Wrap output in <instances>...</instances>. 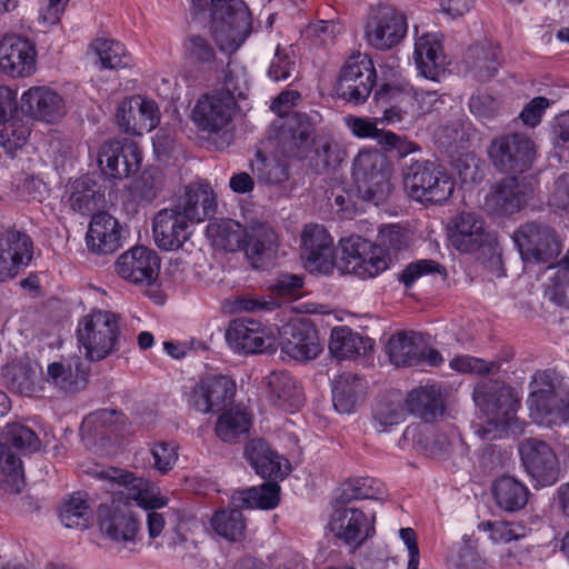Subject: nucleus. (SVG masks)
I'll list each match as a JSON object with an SVG mask.
<instances>
[{
  "instance_id": "nucleus-1",
  "label": "nucleus",
  "mask_w": 569,
  "mask_h": 569,
  "mask_svg": "<svg viewBox=\"0 0 569 569\" xmlns=\"http://www.w3.org/2000/svg\"><path fill=\"white\" fill-rule=\"evenodd\" d=\"M100 475L113 480L116 492L126 499V502L113 499L110 505L100 506L98 525L101 532L116 542H134L140 525L129 503L133 501L140 508L156 510L167 506L168 499L161 496L159 487L153 482L131 472L112 469Z\"/></svg>"
},
{
  "instance_id": "nucleus-2",
  "label": "nucleus",
  "mask_w": 569,
  "mask_h": 569,
  "mask_svg": "<svg viewBox=\"0 0 569 569\" xmlns=\"http://www.w3.org/2000/svg\"><path fill=\"white\" fill-rule=\"evenodd\" d=\"M216 199L204 187L188 186L179 201L158 211L152 221L157 247L164 251L180 249L190 238L193 223L214 213Z\"/></svg>"
},
{
  "instance_id": "nucleus-3",
  "label": "nucleus",
  "mask_w": 569,
  "mask_h": 569,
  "mask_svg": "<svg viewBox=\"0 0 569 569\" xmlns=\"http://www.w3.org/2000/svg\"><path fill=\"white\" fill-rule=\"evenodd\" d=\"M301 257L310 272L330 274L336 268L340 274L356 272V240L353 236L339 240V254L333 259V238L318 223L306 224L301 233Z\"/></svg>"
},
{
  "instance_id": "nucleus-4",
  "label": "nucleus",
  "mask_w": 569,
  "mask_h": 569,
  "mask_svg": "<svg viewBox=\"0 0 569 569\" xmlns=\"http://www.w3.org/2000/svg\"><path fill=\"white\" fill-rule=\"evenodd\" d=\"M377 102L389 103L385 109L383 118L375 122L358 118V138H376L379 143L389 148L398 149L400 152H410V149L402 148V140L391 131H383L377 128L378 121L396 123L406 117L415 118L416 89L408 82L383 83L375 93Z\"/></svg>"
},
{
  "instance_id": "nucleus-5",
  "label": "nucleus",
  "mask_w": 569,
  "mask_h": 569,
  "mask_svg": "<svg viewBox=\"0 0 569 569\" xmlns=\"http://www.w3.org/2000/svg\"><path fill=\"white\" fill-rule=\"evenodd\" d=\"M527 406L537 425L569 426V387L562 386L555 371H537L532 376Z\"/></svg>"
},
{
  "instance_id": "nucleus-6",
  "label": "nucleus",
  "mask_w": 569,
  "mask_h": 569,
  "mask_svg": "<svg viewBox=\"0 0 569 569\" xmlns=\"http://www.w3.org/2000/svg\"><path fill=\"white\" fill-rule=\"evenodd\" d=\"M472 397L487 419L486 425L475 426V433L482 440L500 438L516 419L519 399L515 390L499 381H488L478 385Z\"/></svg>"
},
{
  "instance_id": "nucleus-7",
  "label": "nucleus",
  "mask_w": 569,
  "mask_h": 569,
  "mask_svg": "<svg viewBox=\"0 0 569 569\" xmlns=\"http://www.w3.org/2000/svg\"><path fill=\"white\" fill-rule=\"evenodd\" d=\"M238 101L231 93L222 90H210L199 97L191 111V120L196 128L206 133L217 149L230 146L233 134L231 123Z\"/></svg>"
},
{
  "instance_id": "nucleus-8",
  "label": "nucleus",
  "mask_w": 569,
  "mask_h": 569,
  "mask_svg": "<svg viewBox=\"0 0 569 569\" xmlns=\"http://www.w3.org/2000/svg\"><path fill=\"white\" fill-rule=\"evenodd\" d=\"M119 320L117 313L107 310H92L79 320L77 339L89 360L99 361L114 350L120 337Z\"/></svg>"
},
{
  "instance_id": "nucleus-9",
  "label": "nucleus",
  "mask_w": 569,
  "mask_h": 569,
  "mask_svg": "<svg viewBox=\"0 0 569 569\" xmlns=\"http://www.w3.org/2000/svg\"><path fill=\"white\" fill-rule=\"evenodd\" d=\"M488 157L497 170L518 174L531 169L538 157V147L527 133H505L491 140Z\"/></svg>"
},
{
  "instance_id": "nucleus-10",
  "label": "nucleus",
  "mask_w": 569,
  "mask_h": 569,
  "mask_svg": "<svg viewBox=\"0 0 569 569\" xmlns=\"http://www.w3.org/2000/svg\"><path fill=\"white\" fill-rule=\"evenodd\" d=\"M212 34L221 48L238 46L250 32L251 19L246 4L239 0H211Z\"/></svg>"
},
{
  "instance_id": "nucleus-11",
  "label": "nucleus",
  "mask_w": 569,
  "mask_h": 569,
  "mask_svg": "<svg viewBox=\"0 0 569 569\" xmlns=\"http://www.w3.org/2000/svg\"><path fill=\"white\" fill-rule=\"evenodd\" d=\"M513 240L525 262L549 263L562 249L555 230L540 222L522 224L515 232Z\"/></svg>"
},
{
  "instance_id": "nucleus-12",
  "label": "nucleus",
  "mask_w": 569,
  "mask_h": 569,
  "mask_svg": "<svg viewBox=\"0 0 569 569\" xmlns=\"http://www.w3.org/2000/svg\"><path fill=\"white\" fill-rule=\"evenodd\" d=\"M405 186L409 196L420 202L446 201L455 189L451 177L431 162L412 164Z\"/></svg>"
},
{
  "instance_id": "nucleus-13",
  "label": "nucleus",
  "mask_w": 569,
  "mask_h": 569,
  "mask_svg": "<svg viewBox=\"0 0 569 569\" xmlns=\"http://www.w3.org/2000/svg\"><path fill=\"white\" fill-rule=\"evenodd\" d=\"M408 22L406 16L393 7L381 6L365 26V39L377 50H390L406 38Z\"/></svg>"
},
{
  "instance_id": "nucleus-14",
  "label": "nucleus",
  "mask_w": 569,
  "mask_h": 569,
  "mask_svg": "<svg viewBox=\"0 0 569 569\" xmlns=\"http://www.w3.org/2000/svg\"><path fill=\"white\" fill-rule=\"evenodd\" d=\"M97 161L106 177L121 180L139 170L142 152L132 141L108 140L99 147Z\"/></svg>"
},
{
  "instance_id": "nucleus-15",
  "label": "nucleus",
  "mask_w": 569,
  "mask_h": 569,
  "mask_svg": "<svg viewBox=\"0 0 569 569\" xmlns=\"http://www.w3.org/2000/svg\"><path fill=\"white\" fill-rule=\"evenodd\" d=\"M236 382L224 375H209L201 378L187 395L190 407L201 413L220 411L233 401Z\"/></svg>"
},
{
  "instance_id": "nucleus-16",
  "label": "nucleus",
  "mask_w": 569,
  "mask_h": 569,
  "mask_svg": "<svg viewBox=\"0 0 569 569\" xmlns=\"http://www.w3.org/2000/svg\"><path fill=\"white\" fill-rule=\"evenodd\" d=\"M519 455L527 472L538 486H551L558 480V459L547 442L528 438L520 443Z\"/></svg>"
},
{
  "instance_id": "nucleus-17",
  "label": "nucleus",
  "mask_w": 569,
  "mask_h": 569,
  "mask_svg": "<svg viewBox=\"0 0 569 569\" xmlns=\"http://www.w3.org/2000/svg\"><path fill=\"white\" fill-rule=\"evenodd\" d=\"M226 339L238 353H263L274 349V336L259 321L240 318L231 321Z\"/></svg>"
},
{
  "instance_id": "nucleus-18",
  "label": "nucleus",
  "mask_w": 569,
  "mask_h": 569,
  "mask_svg": "<svg viewBox=\"0 0 569 569\" xmlns=\"http://www.w3.org/2000/svg\"><path fill=\"white\" fill-rule=\"evenodd\" d=\"M117 274L134 284H151L158 277L160 260L154 250L137 246L121 253L116 263Z\"/></svg>"
},
{
  "instance_id": "nucleus-19",
  "label": "nucleus",
  "mask_w": 569,
  "mask_h": 569,
  "mask_svg": "<svg viewBox=\"0 0 569 569\" xmlns=\"http://www.w3.org/2000/svg\"><path fill=\"white\" fill-rule=\"evenodd\" d=\"M413 61L420 76L431 81H440L446 71V56L442 36L439 32H422L415 27Z\"/></svg>"
},
{
  "instance_id": "nucleus-20",
  "label": "nucleus",
  "mask_w": 569,
  "mask_h": 569,
  "mask_svg": "<svg viewBox=\"0 0 569 569\" xmlns=\"http://www.w3.org/2000/svg\"><path fill=\"white\" fill-rule=\"evenodd\" d=\"M33 257L31 238L18 230H8L0 236V282L14 278L29 266Z\"/></svg>"
},
{
  "instance_id": "nucleus-21",
  "label": "nucleus",
  "mask_w": 569,
  "mask_h": 569,
  "mask_svg": "<svg viewBox=\"0 0 569 569\" xmlns=\"http://www.w3.org/2000/svg\"><path fill=\"white\" fill-rule=\"evenodd\" d=\"M448 236L451 244L460 252H475L495 241L483 219L473 212H461L455 217Z\"/></svg>"
},
{
  "instance_id": "nucleus-22",
  "label": "nucleus",
  "mask_w": 569,
  "mask_h": 569,
  "mask_svg": "<svg viewBox=\"0 0 569 569\" xmlns=\"http://www.w3.org/2000/svg\"><path fill=\"white\" fill-rule=\"evenodd\" d=\"M281 350L297 361H308L318 357L322 348L317 330L308 321H293L280 330Z\"/></svg>"
},
{
  "instance_id": "nucleus-23",
  "label": "nucleus",
  "mask_w": 569,
  "mask_h": 569,
  "mask_svg": "<svg viewBox=\"0 0 569 569\" xmlns=\"http://www.w3.org/2000/svg\"><path fill=\"white\" fill-rule=\"evenodd\" d=\"M6 387L13 393L32 397L43 390L42 366L28 356L17 358L2 368Z\"/></svg>"
},
{
  "instance_id": "nucleus-24",
  "label": "nucleus",
  "mask_w": 569,
  "mask_h": 569,
  "mask_svg": "<svg viewBox=\"0 0 569 569\" xmlns=\"http://www.w3.org/2000/svg\"><path fill=\"white\" fill-rule=\"evenodd\" d=\"M21 109L29 117L47 123L58 122L67 113L63 97L47 86L31 87L24 91Z\"/></svg>"
},
{
  "instance_id": "nucleus-25",
  "label": "nucleus",
  "mask_w": 569,
  "mask_h": 569,
  "mask_svg": "<svg viewBox=\"0 0 569 569\" xmlns=\"http://www.w3.org/2000/svg\"><path fill=\"white\" fill-rule=\"evenodd\" d=\"M278 249L279 237L270 224L257 221L247 226L242 251L253 268H266L271 264Z\"/></svg>"
},
{
  "instance_id": "nucleus-26",
  "label": "nucleus",
  "mask_w": 569,
  "mask_h": 569,
  "mask_svg": "<svg viewBox=\"0 0 569 569\" xmlns=\"http://www.w3.org/2000/svg\"><path fill=\"white\" fill-rule=\"evenodd\" d=\"M36 70V49L26 38L7 36L0 42V71L12 77H29Z\"/></svg>"
},
{
  "instance_id": "nucleus-27",
  "label": "nucleus",
  "mask_w": 569,
  "mask_h": 569,
  "mask_svg": "<svg viewBox=\"0 0 569 569\" xmlns=\"http://www.w3.org/2000/svg\"><path fill=\"white\" fill-rule=\"evenodd\" d=\"M329 528L339 540L353 550L355 546L352 543L356 540V486L352 482H346L338 490Z\"/></svg>"
},
{
  "instance_id": "nucleus-28",
  "label": "nucleus",
  "mask_w": 569,
  "mask_h": 569,
  "mask_svg": "<svg viewBox=\"0 0 569 569\" xmlns=\"http://www.w3.org/2000/svg\"><path fill=\"white\" fill-rule=\"evenodd\" d=\"M244 455L250 466L262 478L282 480L290 472L289 460L273 451L262 439L251 440L246 447Z\"/></svg>"
},
{
  "instance_id": "nucleus-29",
  "label": "nucleus",
  "mask_w": 569,
  "mask_h": 569,
  "mask_svg": "<svg viewBox=\"0 0 569 569\" xmlns=\"http://www.w3.org/2000/svg\"><path fill=\"white\" fill-rule=\"evenodd\" d=\"M119 126L130 134L150 132L160 121V112L153 100L138 98L134 106L121 104L117 112Z\"/></svg>"
},
{
  "instance_id": "nucleus-30",
  "label": "nucleus",
  "mask_w": 569,
  "mask_h": 569,
  "mask_svg": "<svg viewBox=\"0 0 569 569\" xmlns=\"http://www.w3.org/2000/svg\"><path fill=\"white\" fill-rule=\"evenodd\" d=\"M121 227L116 218L107 212L92 217L86 236L87 247L99 254L114 252L120 247Z\"/></svg>"
},
{
  "instance_id": "nucleus-31",
  "label": "nucleus",
  "mask_w": 569,
  "mask_h": 569,
  "mask_svg": "<svg viewBox=\"0 0 569 569\" xmlns=\"http://www.w3.org/2000/svg\"><path fill=\"white\" fill-rule=\"evenodd\" d=\"M268 386L269 399L276 407L287 412L298 411L302 407V389L289 372H272L268 377Z\"/></svg>"
},
{
  "instance_id": "nucleus-32",
  "label": "nucleus",
  "mask_w": 569,
  "mask_h": 569,
  "mask_svg": "<svg viewBox=\"0 0 569 569\" xmlns=\"http://www.w3.org/2000/svg\"><path fill=\"white\" fill-rule=\"evenodd\" d=\"M184 64L192 70L204 73L218 66L217 51L210 39L200 34H188L181 44Z\"/></svg>"
},
{
  "instance_id": "nucleus-33",
  "label": "nucleus",
  "mask_w": 569,
  "mask_h": 569,
  "mask_svg": "<svg viewBox=\"0 0 569 569\" xmlns=\"http://www.w3.org/2000/svg\"><path fill=\"white\" fill-rule=\"evenodd\" d=\"M405 401L408 410L425 421L435 420L445 411V399L438 385L415 388L407 395Z\"/></svg>"
},
{
  "instance_id": "nucleus-34",
  "label": "nucleus",
  "mask_w": 569,
  "mask_h": 569,
  "mask_svg": "<svg viewBox=\"0 0 569 569\" xmlns=\"http://www.w3.org/2000/svg\"><path fill=\"white\" fill-rule=\"evenodd\" d=\"M526 203L525 192L515 177L497 183L487 194L485 204L488 210L499 214H511Z\"/></svg>"
},
{
  "instance_id": "nucleus-35",
  "label": "nucleus",
  "mask_w": 569,
  "mask_h": 569,
  "mask_svg": "<svg viewBox=\"0 0 569 569\" xmlns=\"http://www.w3.org/2000/svg\"><path fill=\"white\" fill-rule=\"evenodd\" d=\"M403 439L409 441L426 456L438 457L447 452L451 445V437L437 433L435 428L427 423L408 426L403 431Z\"/></svg>"
},
{
  "instance_id": "nucleus-36",
  "label": "nucleus",
  "mask_w": 569,
  "mask_h": 569,
  "mask_svg": "<svg viewBox=\"0 0 569 569\" xmlns=\"http://www.w3.org/2000/svg\"><path fill=\"white\" fill-rule=\"evenodd\" d=\"M246 233L247 227L232 219H216L206 228L212 243L228 252L242 251Z\"/></svg>"
},
{
  "instance_id": "nucleus-37",
  "label": "nucleus",
  "mask_w": 569,
  "mask_h": 569,
  "mask_svg": "<svg viewBox=\"0 0 569 569\" xmlns=\"http://www.w3.org/2000/svg\"><path fill=\"white\" fill-rule=\"evenodd\" d=\"M280 500V486L277 482H264L259 487L238 490L231 496L237 508H259L270 510L278 506Z\"/></svg>"
},
{
  "instance_id": "nucleus-38",
  "label": "nucleus",
  "mask_w": 569,
  "mask_h": 569,
  "mask_svg": "<svg viewBox=\"0 0 569 569\" xmlns=\"http://www.w3.org/2000/svg\"><path fill=\"white\" fill-rule=\"evenodd\" d=\"M422 341V337L415 332L392 336L388 342L390 361L396 366L420 365Z\"/></svg>"
},
{
  "instance_id": "nucleus-39",
  "label": "nucleus",
  "mask_w": 569,
  "mask_h": 569,
  "mask_svg": "<svg viewBox=\"0 0 569 569\" xmlns=\"http://www.w3.org/2000/svg\"><path fill=\"white\" fill-rule=\"evenodd\" d=\"M281 128L279 140L283 143V149L292 156L300 154L299 149L308 142L315 130L309 117L305 113L287 117Z\"/></svg>"
},
{
  "instance_id": "nucleus-40",
  "label": "nucleus",
  "mask_w": 569,
  "mask_h": 569,
  "mask_svg": "<svg viewBox=\"0 0 569 569\" xmlns=\"http://www.w3.org/2000/svg\"><path fill=\"white\" fill-rule=\"evenodd\" d=\"M164 187V174L156 167L144 169L127 188L129 198L136 203H150L157 199Z\"/></svg>"
},
{
  "instance_id": "nucleus-41",
  "label": "nucleus",
  "mask_w": 569,
  "mask_h": 569,
  "mask_svg": "<svg viewBox=\"0 0 569 569\" xmlns=\"http://www.w3.org/2000/svg\"><path fill=\"white\" fill-rule=\"evenodd\" d=\"M497 506L506 511L513 512L522 509L528 501V488L512 477H501L492 488Z\"/></svg>"
},
{
  "instance_id": "nucleus-42",
  "label": "nucleus",
  "mask_w": 569,
  "mask_h": 569,
  "mask_svg": "<svg viewBox=\"0 0 569 569\" xmlns=\"http://www.w3.org/2000/svg\"><path fill=\"white\" fill-rule=\"evenodd\" d=\"M389 266L387 251L358 237V278H375Z\"/></svg>"
},
{
  "instance_id": "nucleus-43",
  "label": "nucleus",
  "mask_w": 569,
  "mask_h": 569,
  "mask_svg": "<svg viewBox=\"0 0 569 569\" xmlns=\"http://www.w3.org/2000/svg\"><path fill=\"white\" fill-rule=\"evenodd\" d=\"M124 425V416L120 411L101 409L89 413L82 421L81 432L94 437L117 435Z\"/></svg>"
},
{
  "instance_id": "nucleus-44",
  "label": "nucleus",
  "mask_w": 569,
  "mask_h": 569,
  "mask_svg": "<svg viewBox=\"0 0 569 569\" xmlns=\"http://www.w3.org/2000/svg\"><path fill=\"white\" fill-rule=\"evenodd\" d=\"M22 487V461L11 448L0 443V489L9 493H19Z\"/></svg>"
},
{
  "instance_id": "nucleus-45",
  "label": "nucleus",
  "mask_w": 569,
  "mask_h": 569,
  "mask_svg": "<svg viewBox=\"0 0 569 569\" xmlns=\"http://www.w3.org/2000/svg\"><path fill=\"white\" fill-rule=\"evenodd\" d=\"M90 48L98 56L101 67L104 69H120L131 66V56L118 40L97 38L91 42Z\"/></svg>"
},
{
  "instance_id": "nucleus-46",
  "label": "nucleus",
  "mask_w": 569,
  "mask_h": 569,
  "mask_svg": "<svg viewBox=\"0 0 569 569\" xmlns=\"http://www.w3.org/2000/svg\"><path fill=\"white\" fill-rule=\"evenodd\" d=\"M210 527L219 537L228 541H238L244 535L246 523L240 510L220 509L211 516Z\"/></svg>"
},
{
  "instance_id": "nucleus-47",
  "label": "nucleus",
  "mask_w": 569,
  "mask_h": 569,
  "mask_svg": "<svg viewBox=\"0 0 569 569\" xmlns=\"http://www.w3.org/2000/svg\"><path fill=\"white\" fill-rule=\"evenodd\" d=\"M59 516L62 525L70 529H87L92 520L88 501L80 492L73 493L62 502Z\"/></svg>"
},
{
  "instance_id": "nucleus-48",
  "label": "nucleus",
  "mask_w": 569,
  "mask_h": 569,
  "mask_svg": "<svg viewBox=\"0 0 569 569\" xmlns=\"http://www.w3.org/2000/svg\"><path fill=\"white\" fill-rule=\"evenodd\" d=\"M250 419L248 415L238 408L224 411L217 421L216 435L224 442H234L241 436L248 433Z\"/></svg>"
},
{
  "instance_id": "nucleus-49",
  "label": "nucleus",
  "mask_w": 569,
  "mask_h": 569,
  "mask_svg": "<svg viewBox=\"0 0 569 569\" xmlns=\"http://www.w3.org/2000/svg\"><path fill=\"white\" fill-rule=\"evenodd\" d=\"M356 375L343 372L332 381V405L337 412L351 415L356 408Z\"/></svg>"
},
{
  "instance_id": "nucleus-50",
  "label": "nucleus",
  "mask_w": 569,
  "mask_h": 569,
  "mask_svg": "<svg viewBox=\"0 0 569 569\" xmlns=\"http://www.w3.org/2000/svg\"><path fill=\"white\" fill-rule=\"evenodd\" d=\"M96 187L97 184L87 177L73 181L69 197L72 209L81 213L93 211L101 197Z\"/></svg>"
},
{
  "instance_id": "nucleus-51",
  "label": "nucleus",
  "mask_w": 569,
  "mask_h": 569,
  "mask_svg": "<svg viewBox=\"0 0 569 569\" xmlns=\"http://www.w3.org/2000/svg\"><path fill=\"white\" fill-rule=\"evenodd\" d=\"M2 440L1 445L30 453L39 450L41 445L37 433L21 423H8L3 429Z\"/></svg>"
},
{
  "instance_id": "nucleus-52",
  "label": "nucleus",
  "mask_w": 569,
  "mask_h": 569,
  "mask_svg": "<svg viewBox=\"0 0 569 569\" xmlns=\"http://www.w3.org/2000/svg\"><path fill=\"white\" fill-rule=\"evenodd\" d=\"M330 355L339 362L351 360L356 355V335L348 326H337L331 329L329 343Z\"/></svg>"
},
{
  "instance_id": "nucleus-53",
  "label": "nucleus",
  "mask_w": 569,
  "mask_h": 569,
  "mask_svg": "<svg viewBox=\"0 0 569 569\" xmlns=\"http://www.w3.org/2000/svg\"><path fill=\"white\" fill-rule=\"evenodd\" d=\"M30 136V128L20 119H9L0 123V144L9 154L22 148Z\"/></svg>"
},
{
  "instance_id": "nucleus-54",
  "label": "nucleus",
  "mask_w": 569,
  "mask_h": 569,
  "mask_svg": "<svg viewBox=\"0 0 569 569\" xmlns=\"http://www.w3.org/2000/svg\"><path fill=\"white\" fill-rule=\"evenodd\" d=\"M213 90L228 91L238 99H242L248 90V73L243 66L236 61L229 60L222 70V87Z\"/></svg>"
},
{
  "instance_id": "nucleus-55",
  "label": "nucleus",
  "mask_w": 569,
  "mask_h": 569,
  "mask_svg": "<svg viewBox=\"0 0 569 569\" xmlns=\"http://www.w3.org/2000/svg\"><path fill=\"white\" fill-rule=\"evenodd\" d=\"M44 381L66 392H73L79 389L78 375L73 372L70 365L62 362L54 361L48 365Z\"/></svg>"
},
{
  "instance_id": "nucleus-56",
  "label": "nucleus",
  "mask_w": 569,
  "mask_h": 569,
  "mask_svg": "<svg viewBox=\"0 0 569 569\" xmlns=\"http://www.w3.org/2000/svg\"><path fill=\"white\" fill-rule=\"evenodd\" d=\"M405 410L399 401H381L373 410V419L379 432H385L388 427L399 425L405 420Z\"/></svg>"
},
{
  "instance_id": "nucleus-57",
  "label": "nucleus",
  "mask_w": 569,
  "mask_h": 569,
  "mask_svg": "<svg viewBox=\"0 0 569 569\" xmlns=\"http://www.w3.org/2000/svg\"><path fill=\"white\" fill-rule=\"evenodd\" d=\"M356 57L351 54L341 68L336 86V96L346 101L356 99Z\"/></svg>"
},
{
  "instance_id": "nucleus-58",
  "label": "nucleus",
  "mask_w": 569,
  "mask_h": 569,
  "mask_svg": "<svg viewBox=\"0 0 569 569\" xmlns=\"http://www.w3.org/2000/svg\"><path fill=\"white\" fill-rule=\"evenodd\" d=\"M546 295L559 306L569 309V270L557 266L546 288Z\"/></svg>"
},
{
  "instance_id": "nucleus-59",
  "label": "nucleus",
  "mask_w": 569,
  "mask_h": 569,
  "mask_svg": "<svg viewBox=\"0 0 569 569\" xmlns=\"http://www.w3.org/2000/svg\"><path fill=\"white\" fill-rule=\"evenodd\" d=\"M377 82V71L373 62L367 56L358 52V103L366 100L372 92Z\"/></svg>"
},
{
  "instance_id": "nucleus-60",
  "label": "nucleus",
  "mask_w": 569,
  "mask_h": 569,
  "mask_svg": "<svg viewBox=\"0 0 569 569\" xmlns=\"http://www.w3.org/2000/svg\"><path fill=\"white\" fill-rule=\"evenodd\" d=\"M472 52H476L477 59L473 63L475 76L481 80L487 81L491 79L499 69V62L497 60V53L495 50H485L475 48Z\"/></svg>"
},
{
  "instance_id": "nucleus-61",
  "label": "nucleus",
  "mask_w": 569,
  "mask_h": 569,
  "mask_svg": "<svg viewBox=\"0 0 569 569\" xmlns=\"http://www.w3.org/2000/svg\"><path fill=\"white\" fill-rule=\"evenodd\" d=\"M469 109L481 121H488L498 114L499 102L492 96L479 92L470 98Z\"/></svg>"
},
{
  "instance_id": "nucleus-62",
  "label": "nucleus",
  "mask_w": 569,
  "mask_h": 569,
  "mask_svg": "<svg viewBox=\"0 0 569 569\" xmlns=\"http://www.w3.org/2000/svg\"><path fill=\"white\" fill-rule=\"evenodd\" d=\"M295 67L296 62L292 57L278 46L268 68V77L276 82L287 80Z\"/></svg>"
},
{
  "instance_id": "nucleus-63",
  "label": "nucleus",
  "mask_w": 569,
  "mask_h": 569,
  "mask_svg": "<svg viewBox=\"0 0 569 569\" xmlns=\"http://www.w3.org/2000/svg\"><path fill=\"white\" fill-rule=\"evenodd\" d=\"M479 529L489 532V539L496 543H507L521 536L515 525L505 521L482 522Z\"/></svg>"
},
{
  "instance_id": "nucleus-64",
  "label": "nucleus",
  "mask_w": 569,
  "mask_h": 569,
  "mask_svg": "<svg viewBox=\"0 0 569 569\" xmlns=\"http://www.w3.org/2000/svg\"><path fill=\"white\" fill-rule=\"evenodd\" d=\"M306 37L313 39L316 44L327 46L333 42L337 34L340 33V27L333 21L320 20L310 23L305 30Z\"/></svg>"
}]
</instances>
